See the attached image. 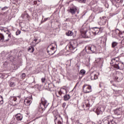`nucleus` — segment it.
I'll list each match as a JSON object with an SVG mask.
<instances>
[{"mask_svg":"<svg viewBox=\"0 0 124 124\" xmlns=\"http://www.w3.org/2000/svg\"><path fill=\"white\" fill-rule=\"evenodd\" d=\"M20 33H21V31H17L16 33V35H19V34H20Z\"/></svg>","mask_w":124,"mask_h":124,"instance_id":"79ce46f5","label":"nucleus"},{"mask_svg":"<svg viewBox=\"0 0 124 124\" xmlns=\"http://www.w3.org/2000/svg\"><path fill=\"white\" fill-rule=\"evenodd\" d=\"M119 36L121 38H124V31H123V32L120 31L119 32Z\"/></svg>","mask_w":124,"mask_h":124,"instance_id":"c756f323","label":"nucleus"},{"mask_svg":"<svg viewBox=\"0 0 124 124\" xmlns=\"http://www.w3.org/2000/svg\"><path fill=\"white\" fill-rule=\"evenodd\" d=\"M113 1L114 3H119L121 4V3H123L124 0H113Z\"/></svg>","mask_w":124,"mask_h":124,"instance_id":"b1692460","label":"nucleus"},{"mask_svg":"<svg viewBox=\"0 0 124 124\" xmlns=\"http://www.w3.org/2000/svg\"><path fill=\"white\" fill-rule=\"evenodd\" d=\"M55 50V47L53 46V45H49L47 48V53H48L49 55L52 56L56 53V51H54Z\"/></svg>","mask_w":124,"mask_h":124,"instance_id":"1a4fd4ad","label":"nucleus"},{"mask_svg":"<svg viewBox=\"0 0 124 124\" xmlns=\"http://www.w3.org/2000/svg\"><path fill=\"white\" fill-rule=\"evenodd\" d=\"M79 56L81 59H85V62L86 64H90V61H91V56L89 54V53L86 51V49H83L79 54Z\"/></svg>","mask_w":124,"mask_h":124,"instance_id":"7ed1b4c3","label":"nucleus"},{"mask_svg":"<svg viewBox=\"0 0 124 124\" xmlns=\"http://www.w3.org/2000/svg\"><path fill=\"white\" fill-rule=\"evenodd\" d=\"M9 85L10 87H15L16 84H15V82H14L12 81H9Z\"/></svg>","mask_w":124,"mask_h":124,"instance_id":"2f4dec72","label":"nucleus"},{"mask_svg":"<svg viewBox=\"0 0 124 124\" xmlns=\"http://www.w3.org/2000/svg\"><path fill=\"white\" fill-rule=\"evenodd\" d=\"M115 124H117V123H115Z\"/></svg>","mask_w":124,"mask_h":124,"instance_id":"5fc2aeb1","label":"nucleus"},{"mask_svg":"<svg viewBox=\"0 0 124 124\" xmlns=\"http://www.w3.org/2000/svg\"><path fill=\"white\" fill-rule=\"evenodd\" d=\"M112 37L115 38L117 37V32H116L115 31H112Z\"/></svg>","mask_w":124,"mask_h":124,"instance_id":"473e14b6","label":"nucleus"},{"mask_svg":"<svg viewBox=\"0 0 124 124\" xmlns=\"http://www.w3.org/2000/svg\"><path fill=\"white\" fill-rule=\"evenodd\" d=\"M120 58L119 57H116L115 58H113L110 62V64L114 66L116 69H120L123 70L124 69V64L123 62H122L119 61Z\"/></svg>","mask_w":124,"mask_h":124,"instance_id":"f03ea898","label":"nucleus"},{"mask_svg":"<svg viewBox=\"0 0 124 124\" xmlns=\"http://www.w3.org/2000/svg\"><path fill=\"white\" fill-rule=\"evenodd\" d=\"M49 19V17H47L44 19V22H46V21H47Z\"/></svg>","mask_w":124,"mask_h":124,"instance_id":"de8ad7c7","label":"nucleus"},{"mask_svg":"<svg viewBox=\"0 0 124 124\" xmlns=\"http://www.w3.org/2000/svg\"><path fill=\"white\" fill-rule=\"evenodd\" d=\"M16 118L17 121H22L23 119V116H22L20 113H17L16 115Z\"/></svg>","mask_w":124,"mask_h":124,"instance_id":"412c9836","label":"nucleus"},{"mask_svg":"<svg viewBox=\"0 0 124 124\" xmlns=\"http://www.w3.org/2000/svg\"><path fill=\"white\" fill-rule=\"evenodd\" d=\"M86 0H79V2H81V3H85V2H86Z\"/></svg>","mask_w":124,"mask_h":124,"instance_id":"a19ab883","label":"nucleus"},{"mask_svg":"<svg viewBox=\"0 0 124 124\" xmlns=\"http://www.w3.org/2000/svg\"><path fill=\"white\" fill-rule=\"evenodd\" d=\"M0 8H1V7H0Z\"/></svg>","mask_w":124,"mask_h":124,"instance_id":"6e6d98bb","label":"nucleus"},{"mask_svg":"<svg viewBox=\"0 0 124 124\" xmlns=\"http://www.w3.org/2000/svg\"><path fill=\"white\" fill-rule=\"evenodd\" d=\"M93 100H86L82 104V107L84 108V110H89V109H90V107H92V105H93Z\"/></svg>","mask_w":124,"mask_h":124,"instance_id":"39448f33","label":"nucleus"},{"mask_svg":"<svg viewBox=\"0 0 124 124\" xmlns=\"http://www.w3.org/2000/svg\"><path fill=\"white\" fill-rule=\"evenodd\" d=\"M66 35L67 36H72L73 35V32L71 31H67L66 32Z\"/></svg>","mask_w":124,"mask_h":124,"instance_id":"4be33fe9","label":"nucleus"},{"mask_svg":"<svg viewBox=\"0 0 124 124\" xmlns=\"http://www.w3.org/2000/svg\"><path fill=\"white\" fill-rule=\"evenodd\" d=\"M45 86L46 87V89H47L48 90L50 91V92H54V91H55V85L52 83L47 84V86H46V84Z\"/></svg>","mask_w":124,"mask_h":124,"instance_id":"dca6fc26","label":"nucleus"},{"mask_svg":"<svg viewBox=\"0 0 124 124\" xmlns=\"http://www.w3.org/2000/svg\"><path fill=\"white\" fill-rule=\"evenodd\" d=\"M78 46V44L76 40H71L70 42L69 45L66 46V49H68V51L70 52H73V50L76 49Z\"/></svg>","mask_w":124,"mask_h":124,"instance_id":"20e7f679","label":"nucleus"},{"mask_svg":"<svg viewBox=\"0 0 124 124\" xmlns=\"http://www.w3.org/2000/svg\"><path fill=\"white\" fill-rule=\"evenodd\" d=\"M42 83H45V81H46V78H42L41 79Z\"/></svg>","mask_w":124,"mask_h":124,"instance_id":"58836bf2","label":"nucleus"},{"mask_svg":"<svg viewBox=\"0 0 124 124\" xmlns=\"http://www.w3.org/2000/svg\"><path fill=\"white\" fill-rule=\"evenodd\" d=\"M93 111L95 112L97 115L102 114V111H101V108L100 107L97 108L96 109H94Z\"/></svg>","mask_w":124,"mask_h":124,"instance_id":"aec40b11","label":"nucleus"},{"mask_svg":"<svg viewBox=\"0 0 124 124\" xmlns=\"http://www.w3.org/2000/svg\"><path fill=\"white\" fill-rule=\"evenodd\" d=\"M124 47L123 46L121 45V46H120L119 49H120L121 51H124Z\"/></svg>","mask_w":124,"mask_h":124,"instance_id":"4c0bfd02","label":"nucleus"},{"mask_svg":"<svg viewBox=\"0 0 124 124\" xmlns=\"http://www.w3.org/2000/svg\"><path fill=\"white\" fill-rule=\"evenodd\" d=\"M85 49L89 54H93L96 52V46L94 45H88L85 47Z\"/></svg>","mask_w":124,"mask_h":124,"instance_id":"423d86ee","label":"nucleus"},{"mask_svg":"<svg viewBox=\"0 0 124 124\" xmlns=\"http://www.w3.org/2000/svg\"><path fill=\"white\" fill-rule=\"evenodd\" d=\"M3 104V98L2 96H0V105Z\"/></svg>","mask_w":124,"mask_h":124,"instance_id":"c9c22d12","label":"nucleus"},{"mask_svg":"<svg viewBox=\"0 0 124 124\" xmlns=\"http://www.w3.org/2000/svg\"><path fill=\"white\" fill-rule=\"evenodd\" d=\"M69 12L72 14V15H75V13L77 12L78 14H79V11L78 10L77 7L73 6L69 9Z\"/></svg>","mask_w":124,"mask_h":124,"instance_id":"ddd939ff","label":"nucleus"},{"mask_svg":"<svg viewBox=\"0 0 124 124\" xmlns=\"http://www.w3.org/2000/svg\"><path fill=\"white\" fill-rule=\"evenodd\" d=\"M66 106V103H63L62 105V107L63 108H64Z\"/></svg>","mask_w":124,"mask_h":124,"instance_id":"37998d69","label":"nucleus"},{"mask_svg":"<svg viewBox=\"0 0 124 124\" xmlns=\"http://www.w3.org/2000/svg\"><path fill=\"white\" fill-rule=\"evenodd\" d=\"M83 90L85 93H88L92 92V86L87 84H84L83 87Z\"/></svg>","mask_w":124,"mask_h":124,"instance_id":"9b49d317","label":"nucleus"},{"mask_svg":"<svg viewBox=\"0 0 124 124\" xmlns=\"http://www.w3.org/2000/svg\"><path fill=\"white\" fill-rule=\"evenodd\" d=\"M50 110H52V108H49V111H50Z\"/></svg>","mask_w":124,"mask_h":124,"instance_id":"8fccbe9b","label":"nucleus"},{"mask_svg":"<svg viewBox=\"0 0 124 124\" xmlns=\"http://www.w3.org/2000/svg\"><path fill=\"white\" fill-rule=\"evenodd\" d=\"M42 102L39 106V108H41L42 110H45L46 108H47L48 105H49V103L47 102V100H45V98H42L41 99Z\"/></svg>","mask_w":124,"mask_h":124,"instance_id":"0eeeda50","label":"nucleus"},{"mask_svg":"<svg viewBox=\"0 0 124 124\" xmlns=\"http://www.w3.org/2000/svg\"><path fill=\"white\" fill-rule=\"evenodd\" d=\"M9 124H17V122H16V120H15V118L13 117Z\"/></svg>","mask_w":124,"mask_h":124,"instance_id":"bb28decb","label":"nucleus"},{"mask_svg":"<svg viewBox=\"0 0 124 124\" xmlns=\"http://www.w3.org/2000/svg\"><path fill=\"white\" fill-rule=\"evenodd\" d=\"M99 72L96 71H93L92 72L89 76L91 80H96L98 79V77H99Z\"/></svg>","mask_w":124,"mask_h":124,"instance_id":"6e6552de","label":"nucleus"},{"mask_svg":"<svg viewBox=\"0 0 124 124\" xmlns=\"http://www.w3.org/2000/svg\"><path fill=\"white\" fill-rule=\"evenodd\" d=\"M85 74H86V70H85L84 69L81 70L79 73V75H82V76H84V75H85Z\"/></svg>","mask_w":124,"mask_h":124,"instance_id":"a878e982","label":"nucleus"},{"mask_svg":"<svg viewBox=\"0 0 124 124\" xmlns=\"http://www.w3.org/2000/svg\"><path fill=\"white\" fill-rule=\"evenodd\" d=\"M20 77L21 79H24V78H26V74L25 73H22L20 76Z\"/></svg>","mask_w":124,"mask_h":124,"instance_id":"e433bc0d","label":"nucleus"},{"mask_svg":"<svg viewBox=\"0 0 124 124\" xmlns=\"http://www.w3.org/2000/svg\"><path fill=\"white\" fill-rule=\"evenodd\" d=\"M33 41H34V42H36L37 41V39H34Z\"/></svg>","mask_w":124,"mask_h":124,"instance_id":"09e8293b","label":"nucleus"},{"mask_svg":"<svg viewBox=\"0 0 124 124\" xmlns=\"http://www.w3.org/2000/svg\"><path fill=\"white\" fill-rule=\"evenodd\" d=\"M63 97L64 100H65V101L69 100V99H70V95L69 94H65L63 96Z\"/></svg>","mask_w":124,"mask_h":124,"instance_id":"5701e85b","label":"nucleus"},{"mask_svg":"<svg viewBox=\"0 0 124 124\" xmlns=\"http://www.w3.org/2000/svg\"><path fill=\"white\" fill-rule=\"evenodd\" d=\"M13 98L14 101H16V100H17V98H16V97H14Z\"/></svg>","mask_w":124,"mask_h":124,"instance_id":"49530a36","label":"nucleus"},{"mask_svg":"<svg viewBox=\"0 0 124 124\" xmlns=\"http://www.w3.org/2000/svg\"><path fill=\"white\" fill-rule=\"evenodd\" d=\"M67 91L66 89L64 88L61 89L58 92L59 95L62 96V94H65V93H67Z\"/></svg>","mask_w":124,"mask_h":124,"instance_id":"a211bd4d","label":"nucleus"},{"mask_svg":"<svg viewBox=\"0 0 124 124\" xmlns=\"http://www.w3.org/2000/svg\"><path fill=\"white\" fill-rule=\"evenodd\" d=\"M21 17L22 19H27V20H30V16L26 12L22 14Z\"/></svg>","mask_w":124,"mask_h":124,"instance_id":"6ab92c4d","label":"nucleus"},{"mask_svg":"<svg viewBox=\"0 0 124 124\" xmlns=\"http://www.w3.org/2000/svg\"><path fill=\"white\" fill-rule=\"evenodd\" d=\"M31 100H32L31 96V97H27L24 100V104L26 106H30V105L31 104Z\"/></svg>","mask_w":124,"mask_h":124,"instance_id":"4468645a","label":"nucleus"},{"mask_svg":"<svg viewBox=\"0 0 124 124\" xmlns=\"http://www.w3.org/2000/svg\"><path fill=\"white\" fill-rule=\"evenodd\" d=\"M106 41H107V38L106 37H103L101 40V43L103 44H105L106 43Z\"/></svg>","mask_w":124,"mask_h":124,"instance_id":"393cba45","label":"nucleus"},{"mask_svg":"<svg viewBox=\"0 0 124 124\" xmlns=\"http://www.w3.org/2000/svg\"><path fill=\"white\" fill-rule=\"evenodd\" d=\"M123 111L121 108H117L114 110V114L116 116H119V118H122V113Z\"/></svg>","mask_w":124,"mask_h":124,"instance_id":"2eb2a0df","label":"nucleus"},{"mask_svg":"<svg viewBox=\"0 0 124 124\" xmlns=\"http://www.w3.org/2000/svg\"><path fill=\"white\" fill-rule=\"evenodd\" d=\"M57 97H59V96L57 95Z\"/></svg>","mask_w":124,"mask_h":124,"instance_id":"603ef678","label":"nucleus"},{"mask_svg":"<svg viewBox=\"0 0 124 124\" xmlns=\"http://www.w3.org/2000/svg\"><path fill=\"white\" fill-rule=\"evenodd\" d=\"M37 3V1L33 0L32 4H36Z\"/></svg>","mask_w":124,"mask_h":124,"instance_id":"a18cd8bd","label":"nucleus"},{"mask_svg":"<svg viewBox=\"0 0 124 124\" xmlns=\"http://www.w3.org/2000/svg\"><path fill=\"white\" fill-rule=\"evenodd\" d=\"M4 40V36L2 33H0V41H3Z\"/></svg>","mask_w":124,"mask_h":124,"instance_id":"72a5a7b5","label":"nucleus"},{"mask_svg":"<svg viewBox=\"0 0 124 124\" xmlns=\"http://www.w3.org/2000/svg\"><path fill=\"white\" fill-rule=\"evenodd\" d=\"M7 8H8V7H7L6 6H5V7L1 8V10L2 11H4L6 10L7 9Z\"/></svg>","mask_w":124,"mask_h":124,"instance_id":"ea45409f","label":"nucleus"},{"mask_svg":"<svg viewBox=\"0 0 124 124\" xmlns=\"http://www.w3.org/2000/svg\"><path fill=\"white\" fill-rule=\"evenodd\" d=\"M1 31H2L3 29H0Z\"/></svg>","mask_w":124,"mask_h":124,"instance_id":"3c124183","label":"nucleus"},{"mask_svg":"<svg viewBox=\"0 0 124 124\" xmlns=\"http://www.w3.org/2000/svg\"><path fill=\"white\" fill-rule=\"evenodd\" d=\"M78 84V83H77V84H76V86H77Z\"/></svg>","mask_w":124,"mask_h":124,"instance_id":"864d4df0","label":"nucleus"},{"mask_svg":"<svg viewBox=\"0 0 124 124\" xmlns=\"http://www.w3.org/2000/svg\"><path fill=\"white\" fill-rule=\"evenodd\" d=\"M118 44H119V43H118L117 42H113L111 44L112 48H115L116 46H118Z\"/></svg>","mask_w":124,"mask_h":124,"instance_id":"c85d7f7f","label":"nucleus"},{"mask_svg":"<svg viewBox=\"0 0 124 124\" xmlns=\"http://www.w3.org/2000/svg\"><path fill=\"white\" fill-rule=\"evenodd\" d=\"M54 122L55 124H62V118L60 115L56 116L54 119Z\"/></svg>","mask_w":124,"mask_h":124,"instance_id":"f8f14e48","label":"nucleus"},{"mask_svg":"<svg viewBox=\"0 0 124 124\" xmlns=\"http://www.w3.org/2000/svg\"><path fill=\"white\" fill-rule=\"evenodd\" d=\"M123 79H124V75L121 72L117 73L116 76L115 77V80L117 82H121Z\"/></svg>","mask_w":124,"mask_h":124,"instance_id":"9d476101","label":"nucleus"},{"mask_svg":"<svg viewBox=\"0 0 124 124\" xmlns=\"http://www.w3.org/2000/svg\"><path fill=\"white\" fill-rule=\"evenodd\" d=\"M7 35L8 36V38L5 39L4 42H7V41H9L10 38H11V35L10 34L7 33Z\"/></svg>","mask_w":124,"mask_h":124,"instance_id":"7c9ffc66","label":"nucleus"},{"mask_svg":"<svg viewBox=\"0 0 124 124\" xmlns=\"http://www.w3.org/2000/svg\"><path fill=\"white\" fill-rule=\"evenodd\" d=\"M29 2L31 4H33V0H29Z\"/></svg>","mask_w":124,"mask_h":124,"instance_id":"c03bdc74","label":"nucleus"},{"mask_svg":"<svg viewBox=\"0 0 124 124\" xmlns=\"http://www.w3.org/2000/svg\"><path fill=\"white\" fill-rule=\"evenodd\" d=\"M106 24V17L103 16L102 18L100 19V22H99V25L100 26H103Z\"/></svg>","mask_w":124,"mask_h":124,"instance_id":"f3484780","label":"nucleus"},{"mask_svg":"<svg viewBox=\"0 0 124 124\" xmlns=\"http://www.w3.org/2000/svg\"><path fill=\"white\" fill-rule=\"evenodd\" d=\"M34 51V48L32 46H29L28 48V52L30 53H33Z\"/></svg>","mask_w":124,"mask_h":124,"instance_id":"cd10ccee","label":"nucleus"},{"mask_svg":"<svg viewBox=\"0 0 124 124\" xmlns=\"http://www.w3.org/2000/svg\"><path fill=\"white\" fill-rule=\"evenodd\" d=\"M98 63H99L100 64H102V63H103V59L99 58V59H98Z\"/></svg>","mask_w":124,"mask_h":124,"instance_id":"f704fd0d","label":"nucleus"},{"mask_svg":"<svg viewBox=\"0 0 124 124\" xmlns=\"http://www.w3.org/2000/svg\"><path fill=\"white\" fill-rule=\"evenodd\" d=\"M80 31L81 35L84 38H92L96 34H100L103 31V28L94 27L90 30L88 27L85 26H82L80 29Z\"/></svg>","mask_w":124,"mask_h":124,"instance_id":"f257e3e1","label":"nucleus"}]
</instances>
